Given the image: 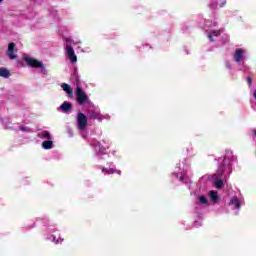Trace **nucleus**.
<instances>
[{"label": "nucleus", "instance_id": "nucleus-17", "mask_svg": "<svg viewBox=\"0 0 256 256\" xmlns=\"http://www.w3.org/2000/svg\"><path fill=\"white\" fill-rule=\"evenodd\" d=\"M42 147L43 149H53V141H51V139L44 141Z\"/></svg>", "mask_w": 256, "mask_h": 256}, {"label": "nucleus", "instance_id": "nucleus-30", "mask_svg": "<svg viewBox=\"0 0 256 256\" xmlns=\"http://www.w3.org/2000/svg\"><path fill=\"white\" fill-rule=\"evenodd\" d=\"M228 69H231V64H227Z\"/></svg>", "mask_w": 256, "mask_h": 256}, {"label": "nucleus", "instance_id": "nucleus-34", "mask_svg": "<svg viewBox=\"0 0 256 256\" xmlns=\"http://www.w3.org/2000/svg\"><path fill=\"white\" fill-rule=\"evenodd\" d=\"M53 241H55V237H53Z\"/></svg>", "mask_w": 256, "mask_h": 256}, {"label": "nucleus", "instance_id": "nucleus-25", "mask_svg": "<svg viewBox=\"0 0 256 256\" xmlns=\"http://www.w3.org/2000/svg\"><path fill=\"white\" fill-rule=\"evenodd\" d=\"M19 130L20 131H29V128H27V127H20Z\"/></svg>", "mask_w": 256, "mask_h": 256}, {"label": "nucleus", "instance_id": "nucleus-12", "mask_svg": "<svg viewBox=\"0 0 256 256\" xmlns=\"http://www.w3.org/2000/svg\"><path fill=\"white\" fill-rule=\"evenodd\" d=\"M225 3H227V0H212L210 7L211 9H217V6L219 7H223V5H225Z\"/></svg>", "mask_w": 256, "mask_h": 256}, {"label": "nucleus", "instance_id": "nucleus-19", "mask_svg": "<svg viewBox=\"0 0 256 256\" xmlns=\"http://www.w3.org/2000/svg\"><path fill=\"white\" fill-rule=\"evenodd\" d=\"M215 187H216V189H221V187H223V180L222 179H217L215 181Z\"/></svg>", "mask_w": 256, "mask_h": 256}, {"label": "nucleus", "instance_id": "nucleus-15", "mask_svg": "<svg viewBox=\"0 0 256 256\" xmlns=\"http://www.w3.org/2000/svg\"><path fill=\"white\" fill-rule=\"evenodd\" d=\"M38 137L40 139H51V134L48 132V131H45V130H41L38 132Z\"/></svg>", "mask_w": 256, "mask_h": 256}, {"label": "nucleus", "instance_id": "nucleus-1", "mask_svg": "<svg viewBox=\"0 0 256 256\" xmlns=\"http://www.w3.org/2000/svg\"><path fill=\"white\" fill-rule=\"evenodd\" d=\"M233 161V152H226L222 163L219 164L218 170L215 175L217 177H221L223 173H228V175H231V162Z\"/></svg>", "mask_w": 256, "mask_h": 256}, {"label": "nucleus", "instance_id": "nucleus-21", "mask_svg": "<svg viewBox=\"0 0 256 256\" xmlns=\"http://www.w3.org/2000/svg\"><path fill=\"white\" fill-rule=\"evenodd\" d=\"M199 203H201L202 205H207V198H205V196H199Z\"/></svg>", "mask_w": 256, "mask_h": 256}, {"label": "nucleus", "instance_id": "nucleus-8", "mask_svg": "<svg viewBox=\"0 0 256 256\" xmlns=\"http://www.w3.org/2000/svg\"><path fill=\"white\" fill-rule=\"evenodd\" d=\"M66 55L71 63H77V55H75V50H73V47L66 46Z\"/></svg>", "mask_w": 256, "mask_h": 256}, {"label": "nucleus", "instance_id": "nucleus-11", "mask_svg": "<svg viewBox=\"0 0 256 256\" xmlns=\"http://www.w3.org/2000/svg\"><path fill=\"white\" fill-rule=\"evenodd\" d=\"M13 51H15V43L12 42L8 45L7 55L9 59H17V54H14Z\"/></svg>", "mask_w": 256, "mask_h": 256}, {"label": "nucleus", "instance_id": "nucleus-18", "mask_svg": "<svg viewBox=\"0 0 256 256\" xmlns=\"http://www.w3.org/2000/svg\"><path fill=\"white\" fill-rule=\"evenodd\" d=\"M116 170L114 168H102V173H104L105 175H113V173H115Z\"/></svg>", "mask_w": 256, "mask_h": 256}, {"label": "nucleus", "instance_id": "nucleus-20", "mask_svg": "<svg viewBox=\"0 0 256 256\" xmlns=\"http://www.w3.org/2000/svg\"><path fill=\"white\" fill-rule=\"evenodd\" d=\"M210 197L214 203H217V193H215V191H210Z\"/></svg>", "mask_w": 256, "mask_h": 256}, {"label": "nucleus", "instance_id": "nucleus-14", "mask_svg": "<svg viewBox=\"0 0 256 256\" xmlns=\"http://www.w3.org/2000/svg\"><path fill=\"white\" fill-rule=\"evenodd\" d=\"M231 205H234L235 209H239V207H241L243 201L237 197H233L230 200Z\"/></svg>", "mask_w": 256, "mask_h": 256}, {"label": "nucleus", "instance_id": "nucleus-24", "mask_svg": "<svg viewBox=\"0 0 256 256\" xmlns=\"http://www.w3.org/2000/svg\"><path fill=\"white\" fill-rule=\"evenodd\" d=\"M247 83H248L249 87H251V85H253V81L251 80V77L247 78Z\"/></svg>", "mask_w": 256, "mask_h": 256}, {"label": "nucleus", "instance_id": "nucleus-29", "mask_svg": "<svg viewBox=\"0 0 256 256\" xmlns=\"http://www.w3.org/2000/svg\"><path fill=\"white\" fill-rule=\"evenodd\" d=\"M174 177H179V174L173 173Z\"/></svg>", "mask_w": 256, "mask_h": 256}, {"label": "nucleus", "instance_id": "nucleus-23", "mask_svg": "<svg viewBox=\"0 0 256 256\" xmlns=\"http://www.w3.org/2000/svg\"><path fill=\"white\" fill-rule=\"evenodd\" d=\"M180 181H182L183 183H189V178L188 177H186V176H181L180 177Z\"/></svg>", "mask_w": 256, "mask_h": 256}, {"label": "nucleus", "instance_id": "nucleus-4", "mask_svg": "<svg viewBox=\"0 0 256 256\" xmlns=\"http://www.w3.org/2000/svg\"><path fill=\"white\" fill-rule=\"evenodd\" d=\"M77 128L79 131H85L87 128V116L83 112H79L76 117Z\"/></svg>", "mask_w": 256, "mask_h": 256}, {"label": "nucleus", "instance_id": "nucleus-22", "mask_svg": "<svg viewBox=\"0 0 256 256\" xmlns=\"http://www.w3.org/2000/svg\"><path fill=\"white\" fill-rule=\"evenodd\" d=\"M205 27H208V28H211V27H217V22H212V23H210V22H205Z\"/></svg>", "mask_w": 256, "mask_h": 256}, {"label": "nucleus", "instance_id": "nucleus-32", "mask_svg": "<svg viewBox=\"0 0 256 256\" xmlns=\"http://www.w3.org/2000/svg\"><path fill=\"white\" fill-rule=\"evenodd\" d=\"M116 173H118L119 175H121V172H120V170H119V171H116Z\"/></svg>", "mask_w": 256, "mask_h": 256}, {"label": "nucleus", "instance_id": "nucleus-3", "mask_svg": "<svg viewBox=\"0 0 256 256\" xmlns=\"http://www.w3.org/2000/svg\"><path fill=\"white\" fill-rule=\"evenodd\" d=\"M24 61H26V63L29 65V67L39 68L40 73L42 75H47V68H45V66H43V62H39L36 59L29 58V56H27V54H24Z\"/></svg>", "mask_w": 256, "mask_h": 256}, {"label": "nucleus", "instance_id": "nucleus-31", "mask_svg": "<svg viewBox=\"0 0 256 256\" xmlns=\"http://www.w3.org/2000/svg\"><path fill=\"white\" fill-rule=\"evenodd\" d=\"M254 99H256V90L254 91Z\"/></svg>", "mask_w": 256, "mask_h": 256}, {"label": "nucleus", "instance_id": "nucleus-13", "mask_svg": "<svg viewBox=\"0 0 256 256\" xmlns=\"http://www.w3.org/2000/svg\"><path fill=\"white\" fill-rule=\"evenodd\" d=\"M61 88L63 89V91H65V93H67L68 97H73V88H71L69 84L67 83L61 84Z\"/></svg>", "mask_w": 256, "mask_h": 256}, {"label": "nucleus", "instance_id": "nucleus-2", "mask_svg": "<svg viewBox=\"0 0 256 256\" xmlns=\"http://www.w3.org/2000/svg\"><path fill=\"white\" fill-rule=\"evenodd\" d=\"M76 101L80 105H91V100L87 93L81 89L79 82L76 84Z\"/></svg>", "mask_w": 256, "mask_h": 256}, {"label": "nucleus", "instance_id": "nucleus-36", "mask_svg": "<svg viewBox=\"0 0 256 256\" xmlns=\"http://www.w3.org/2000/svg\"><path fill=\"white\" fill-rule=\"evenodd\" d=\"M3 0H0V3L2 2Z\"/></svg>", "mask_w": 256, "mask_h": 256}, {"label": "nucleus", "instance_id": "nucleus-9", "mask_svg": "<svg viewBox=\"0 0 256 256\" xmlns=\"http://www.w3.org/2000/svg\"><path fill=\"white\" fill-rule=\"evenodd\" d=\"M72 107H73V104H71V102L64 101L61 104V106L58 108V111H62V113H69Z\"/></svg>", "mask_w": 256, "mask_h": 256}, {"label": "nucleus", "instance_id": "nucleus-33", "mask_svg": "<svg viewBox=\"0 0 256 256\" xmlns=\"http://www.w3.org/2000/svg\"><path fill=\"white\" fill-rule=\"evenodd\" d=\"M194 225H197V222H195Z\"/></svg>", "mask_w": 256, "mask_h": 256}, {"label": "nucleus", "instance_id": "nucleus-16", "mask_svg": "<svg viewBox=\"0 0 256 256\" xmlns=\"http://www.w3.org/2000/svg\"><path fill=\"white\" fill-rule=\"evenodd\" d=\"M0 77H4L5 79H8V77H11V72H9L7 68H0Z\"/></svg>", "mask_w": 256, "mask_h": 256}, {"label": "nucleus", "instance_id": "nucleus-10", "mask_svg": "<svg viewBox=\"0 0 256 256\" xmlns=\"http://www.w3.org/2000/svg\"><path fill=\"white\" fill-rule=\"evenodd\" d=\"M207 33H208V39L211 41V43H213V41H215V39H213V37H219V35H221V33H223V29L214 30V31L207 30Z\"/></svg>", "mask_w": 256, "mask_h": 256}, {"label": "nucleus", "instance_id": "nucleus-7", "mask_svg": "<svg viewBox=\"0 0 256 256\" xmlns=\"http://www.w3.org/2000/svg\"><path fill=\"white\" fill-rule=\"evenodd\" d=\"M88 117L89 119H93V120L97 119V121H103V119H106V117L103 116L102 113L97 110H89Z\"/></svg>", "mask_w": 256, "mask_h": 256}, {"label": "nucleus", "instance_id": "nucleus-5", "mask_svg": "<svg viewBox=\"0 0 256 256\" xmlns=\"http://www.w3.org/2000/svg\"><path fill=\"white\" fill-rule=\"evenodd\" d=\"M234 61L236 63H243L245 61V50L242 48H237L234 52Z\"/></svg>", "mask_w": 256, "mask_h": 256}, {"label": "nucleus", "instance_id": "nucleus-26", "mask_svg": "<svg viewBox=\"0 0 256 256\" xmlns=\"http://www.w3.org/2000/svg\"><path fill=\"white\" fill-rule=\"evenodd\" d=\"M56 243H63V239L59 238L58 240H56Z\"/></svg>", "mask_w": 256, "mask_h": 256}, {"label": "nucleus", "instance_id": "nucleus-28", "mask_svg": "<svg viewBox=\"0 0 256 256\" xmlns=\"http://www.w3.org/2000/svg\"><path fill=\"white\" fill-rule=\"evenodd\" d=\"M253 133V139H256V130H254Z\"/></svg>", "mask_w": 256, "mask_h": 256}, {"label": "nucleus", "instance_id": "nucleus-35", "mask_svg": "<svg viewBox=\"0 0 256 256\" xmlns=\"http://www.w3.org/2000/svg\"><path fill=\"white\" fill-rule=\"evenodd\" d=\"M70 40H67V43H69Z\"/></svg>", "mask_w": 256, "mask_h": 256}, {"label": "nucleus", "instance_id": "nucleus-6", "mask_svg": "<svg viewBox=\"0 0 256 256\" xmlns=\"http://www.w3.org/2000/svg\"><path fill=\"white\" fill-rule=\"evenodd\" d=\"M92 147H94V150L96 151V155L99 157L101 155H105V147L101 145V142L97 140H93L91 143Z\"/></svg>", "mask_w": 256, "mask_h": 256}, {"label": "nucleus", "instance_id": "nucleus-27", "mask_svg": "<svg viewBox=\"0 0 256 256\" xmlns=\"http://www.w3.org/2000/svg\"><path fill=\"white\" fill-rule=\"evenodd\" d=\"M68 133H69L70 137H73V132L71 130H68Z\"/></svg>", "mask_w": 256, "mask_h": 256}]
</instances>
